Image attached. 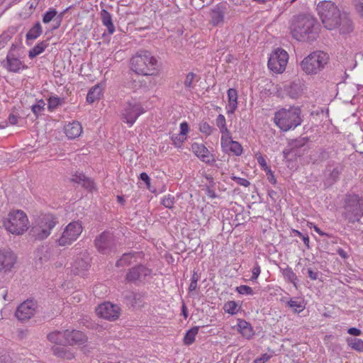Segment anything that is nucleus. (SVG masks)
<instances>
[{
  "mask_svg": "<svg viewBox=\"0 0 363 363\" xmlns=\"http://www.w3.org/2000/svg\"><path fill=\"white\" fill-rule=\"evenodd\" d=\"M228 103L225 106L227 114H233L238 108V92L235 89H229L227 91Z\"/></svg>",
  "mask_w": 363,
  "mask_h": 363,
  "instance_id": "nucleus-23",
  "label": "nucleus"
},
{
  "mask_svg": "<svg viewBox=\"0 0 363 363\" xmlns=\"http://www.w3.org/2000/svg\"><path fill=\"white\" fill-rule=\"evenodd\" d=\"M316 11H318L321 21L327 30H333L342 25L340 28L341 33L352 31L350 22L348 20L342 21L341 11L333 1H320L316 6Z\"/></svg>",
  "mask_w": 363,
  "mask_h": 363,
  "instance_id": "nucleus-1",
  "label": "nucleus"
},
{
  "mask_svg": "<svg viewBox=\"0 0 363 363\" xmlns=\"http://www.w3.org/2000/svg\"><path fill=\"white\" fill-rule=\"evenodd\" d=\"M206 194L208 198H211V199L217 198V194H216V191L213 189H211L208 186L206 187Z\"/></svg>",
  "mask_w": 363,
  "mask_h": 363,
  "instance_id": "nucleus-57",
  "label": "nucleus"
},
{
  "mask_svg": "<svg viewBox=\"0 0 363 363\" xmlns=\"http://www.w3.org/2000/svg\"><path fill=\"white\" fill-rule=\"evenodd\" d=\"M15 255L9 250H0V272L10 271L16 262Z\"/></svg>",
  "mask_w": 363,
  "mask_h": 363,
  "instance_id": "nucleus-18",
  "label": "nucleus"
},
{
  "mask_svg": "<svg viewBox=\"0 0 363 363\" xmlns=\"http://www.w3.org/2000/svg\"><path fill=\"white\" fill-rule=\"evenodd\" d=\"M96 313L101 318L113 321L119 318L121 309L118 305L106 301L96 307Z\"/></svg>",
  "mask_w": 363,
  "mask_h": 363,
  "instance_id": "nucleus-13",
  "label": "nucleus"
},
{
  "mask_svg": "<svg viewBox=\"0 0 363 363\" xmlns=\"http://www.w3.org/2000/svg\"><path fill=\"white\" fill-rule=\"evenodd\" d=\"M347 345L352 350L359 352H363V340L362 339L357 338H347Z\"/></svg>",
  "mask_w": 363,
  "mask_h": 363,
  "instance_id": "nucleus-35",
  "label": "nucleus"
},
{
  "mask_svg": "<svg viewBox=\"0 0 363 363\" xmlns=\"http://www.w3.org/2000/svg\"><path fill=\"white\" fill-rule=\"evenodd\" d=\"M48 46L46 41H41L37 43L28 52V56L30 59L45 52Z\"/></svg>",
  "mask_w": 363,
  "mask_h": 363,
  "instance_id": "nucleus-34",
  "label": "nucleus"
},
{
  "mask_svg": "<svg viewBox=\"0 0 363 363\" xmlns=\"http://www.w3.org/2000/svg\"><path fill=\"white\" fill-rule=\"evenodd\" d=\"M2 225L8 233L14 236H21L29 229L30 221L23 211L13 210L3 218Z\"/></svg>",
  "mask_w": 363,
  "mask_h": 363,
  "instance_id": "nucleus-5",
  "label": "nucleus"
},
{
  "mask_svg": "<svg viewBox=\"0 0 363 363\" xmlns=\"http://www.w3.org/2000/svg\"><path fill=\"white\" fill-rule=\"evenodd\" d=\"M140 179L141 180H143L145 183L146 186H147V189H150V184H150V176L147 174H146V173H141L140 174Z\"/></svg>",
  "mask_w": 363,
  "mask_h": 363,
  "instance_id": "nucleus-55",
  "label": "nucleus"
},
{
  "mask_svg": "<svg viewBox=\"0 0 363 363\" xmlns=\"http://www.w3.org/2000/svg\"><path fill=\"white\" fill-rule=\"evenodd\" d=\"M61 102L60 98L58 96H51L48 99V109L50 111L55 110Z\"/></svg>",
  "mask_w": 363,
  "mask_h": 363,
  "instance_id": "nucleus-43",
  "label": "nucleus"
},
{
  "mask_svg": "<svg viewBox=\"0 0 363 363\" xmlns=\"http://www.w3.org/2000/svg\"><path fill=\"white\" fill-rule=\"evenodd\" d=\"M67 345L70 346L82 345L87 342L88 337L82 331L67 330Z\"/></svg>",
  "mask_w": 363,
  "mask_h": 363,
  "instance_id": "nucleus-19",
  "label": "nucleus"
},
{
  "mask_svg": "<svg viewBox=\"0 0 363 363\" xmlns=\"http://www.w3.org/2000/svg\"><path fill=\"white\" fill-rule=\"evenodd\" d=\"M42 33V25L39 22H36L32 28L26 33V38L27 44L28 40H34L37 39Z\"/></svg>",
  "mask_w": 363,
  "mask_h": 363,
  "instance_id": "nucleus-30",
  "label": "nucleus"
},
{
  "mask_svg": "<svg viewBox=\"0 0 363 363\" xmlns=\"http://www.w3.org/2000/svg\"><path fill=\"white\" fill-rule=\"evenodd\" d=\"M291 33L300 41H310L318 35L319 26L317 21L309 15L299 16L293 21Z\"/></svg>",
  "mask_w": 363,
  "mask_h": 363,
  "instance_id": "nucleus-2",
  "label": "nucleus"
},
{
  "mask_svg": "<svg viewBox=\"0 0 363 363\" xmlns=\"http://www.w3.org/2000/svg\"><path fill=\"white\" fill-rule=\"evenodd\" d=\"M329 61V55L323 51L311 52L301 62V68L306 74H317L324 69Z\"/></svg>",
  "mask_w": 363,
  "mask_h": 363,
  "instance_id": "nucleus-6",
  "label": "nucleus"
},
{
  "mask_svg": "<svg viewBox=\"0 0 363 363\" xmlns=\"http://www.w3.org/2000/svg\"><path fill=\"white\" fill-rule=\"evenodd\" d=\"M261 272L260 266L258 263H256L255 267H252V271H251V272H252V276H251L250 279L252 281H256L259 277Z\"/></svg>",
  "mask_w": 363,
  "mask_h": 363,
  "instance_id": "nucleus-49",
  "label": "nucleus"
},
{
  "mask_svg": "<svg viewBox=\"0 0 363 363\" xmlns=\"http://www.w3.org/2000/svg\"><path fill=\"white\" fill-rule=\"evenodd\" d=\"M235 291L240 295L253 296V289L247 285L237 286Z\"/></svg>",
  "mask_w": 363,
  "mask_h": 363,
  "instance_id": "nucleus-39",
  "label": "nucleus"
},
{
  "mask_svg": "<svg viewBox=\"0 0 363 363\" xmlns=\"http://www.w3.org/2000/svg\"><path fill=\"white\" fill-rule=\"evenodd\" d=\"M337 254H339V255L341 256L343 259H347V252L342 248H340L337 250Z\"/></svg>",
  "mask_w": 363,
  "mask_h": 363,
  "instance_id": "nucleus-63",
  "label": "nucleus"
},
{
  "mask_svg": "<svg viewBox=\"0 0 363 363\" xmlns=\"http://www.w3.org/2000/svg\"><path fill=\"white\" fill-rule=\"evenodd\" d=\"M103 94L102 88L99 85H95L88 92L86 100L89 103L92 104L100 99Z\"/></svg>",
  "mask_w": 363,
  "mask_h": 363,
  "instance_id": "nucleus-29",
  "label": "nucleus"
},
{
  "mask_svg": "<svg viewBox=\"0 0 363 363\" xmlns=\"http://www.w3.org/2000/svg\"><path fill=\"white\" fill-rule=\"evenodd\" d=\"M216 125L219 128L221 135L230 133L226 126L225 118L223 115H219L216 118Z\"/></svg>",
  "mask_w": 363,
  "mask_h": 363,
  "instance_id": "nucleus-36",
  "label": "nucleus"
},
{
  "mask_svg": "<svg viewBox=\"0 0 363 363\" xmlns=\"http://www.w3.org/2000/svg\"><path fill=\"white\" fill-rule=\"evenodd\" d=\"M48 340L55 346L65 345L67 341V330L53 331L48 335Z\"/></svg>",
  "mask_w": 363,
  "mask_h": 363,
  "instance_id": "nucleus-24",
  "label": "nucleus"
},
{
  "mask_svg": "<svg viewBox=\"0 0 363 363\" xmlns=\"http://www.w3.org/2000/svg\"><path fill=\"white\" fill-rule=\"evenodd\" d=\"M18 116L17 115H13V113H11L9 116L8 121L11 125H16L18 123Z\"/></svg>",
  "mask_w": 363,
  "mask_h": 363,
  "instance_id": "nucleus-59",
  "label": "nucleus"
},
{
  "mask_svg": "<svg viewBox=\"0 0 363 363\" xmlns=\"http://www.w3.org/2000/svg\"><path fill=\"white\" fill-rule=\"evenodd\" d=\"M65 265L63 259H57L52 263V269H61Z\"/></svg>",
  "mask_w": 363,
  "mask_h": 363,
  "instance_id": "nucleus-56",
  "label": "nucleus"
},
{
  "mask_svg": "<svg viewBox=\"0 0 363 363\" xmlns=\"http://www.w3.org/2000/svg\"><path fill=\"white\" fill-rule=\"evenodd\" d=\"M347 333L353 336H359L362 335V331L356 328H350L348 329Z\"/></svg>",
  "mask_w": 363,
  "mask_h": 363,
  "instance_id": "nucleus-58",
  "label": "nucleus"
},
{
  "mask_svg": "<svg viewBox=\"0 0 363 363\" xmlns=\"http://www.w3.org/2000/svg\"><path fill=\"white\" fill-rule=\"evenodd\" d=\"M213 128L206 121H202L199 123V131L206 135L212 134Z\"/></svg>",
  "mask_w": 363,
  "mask_h": 363,
  "instance_id": "nucleus-40",
  "label": "nucleus"
},
{
  "mask_svg": "<svg viewBox=\"0 0 363 363\" xmlns=\"http://www.w3.org/2000/svg\"><path fill=\"white\" fill-rule=\"evenodd\" d=\"M83 231L82 223L79 220L70 222L62 230V233L57 240L59 246L65 247L72 245L80 236Z\"/></svg>",
  "mask_w": 363,
  "mask_h": 363,
  "instance_id": "nucleus-9",
  "label": "nucleus"
},
{
  "mask_svg": "<svg viewBox=\"0 0 363 363\" xmlns=\"http://www.w3.org/2000/svg\"><path fill=\"white\" fill-rule=\"evenodd\" d=\"M345 208L350 222L358 221L363 216V197L347 196Z\"/></svg>",
  "mask_w": 363,
  "mask_h": 363,
  "instance_id": "nucleus-11",
  "label": "nucleus"
},
{
  "mask_svg": "<svg viewBox=\"0 0 363 363\" xmlns=\"http://www.w3.org/2000/svg\"><path fill=\"white\" fill-rule=\"evenodd\" d=\"M197 281L198 279H191V282H190V286H189V290L190 291L196 290L197 287Z\"/></svg>",
  "mask_w": 363,
  "mask_h": 363,
  "instance_id": "nucleus-61",
  "label": "nucleus"
},
{
  "mask_svg": "<svg viewBox=\"0 0 363 363\" xmlns=\"http://www.w3.org/2000/svg\"><path fill=\"white\" fill-rule=\"evenodd\" d=\"M231 179L235 181L240 186L247 187L250 185V182L245 178L233 176Z\"/></svg>",
  "mask_w": 363,
  "mask_h": 363,
  "instance_id": "nucleus-50",
  "label": "nucleus"
},
{
  "mask_svg": "<svg viewBox=\"0 0 363 363\" xmlns=\"http://www.w3.org/2000/svg\"><path fill=\"white\" fill-rule=\"evenodd\" d=\"M189 133V124L186 121L182 122L179 125V133L178 135H172L171 137L174 145L176 147L180 148L186 140Z\"/></svg>",
  "mask_w": 363,
  "mask_h": 363,
  "instance_id": "nucleus-21",
  "label": "nucleus"
},
{
  "mask_svg": "<svg viewBox=\"0 0 363 363\" xmlns=\"http://www.w3.org/2000/svg\"><path fill=\"white\" fill-rule=\"evenodd\" d=\"M57 223V217L52 213H43L38 216L31 230L33 236L38 240L47 238L50 235Z\"/></svg>",
  "mask_w": 363,
  "mask_h": 363,
  "instance_id": "nucleus-7",
  "label": "nucleus"
},
{
  "mask_svg": "<svg viewBox=\"0 0 363 363\" xmlns=\"http://www.w3.org/2000/svg\"><path fill=\"white\" fill-rule=\"evenodd\" d=\"M85 177L86 176H84V174H82L81 173L77 174H73L71 178V181L75 183L82 184V181L84 180Z\"/></svg>",
  "mask_w": 363,
  "mask_h": 363,
  "instance_id": "nucleus-53",
  "label": "nucleus"
},
{
  "mask_svg": "<svg viewBox=\"0 0 363 363\" xmlns=\"http://www.w3.org/2000/svg\"><path fill=\"white\" fill-rule=\"evenodd\" d=\"M301 238L303 239V241L304 244L306 245V246L308 248H309V237L307 235H303Z\"/></svg>",
  "mask_w": 363,
  "mask_h": 363,
  "instance_id": "nucleus-64",
  "label": "nucleus"
},
{
  "mask_svg": "<svg viewBox=\"0 0 363 363\" xmlns=\"http://www.w3.org/2000/svg\"><path fill=\"white\" fill-rule=\"evenodd\" d=\"M355 10L363 18V0H354Z\"/></svg>",
  "mask_w": 363,
  "mask_h": 363,
  "instance_id": "nucleus-51",
  "label": "nucleus"
},
{
  "mask_svg": "<svg viewBox=\"0 0 363 363\" xmlns=\"http://www.w3.org/2000/svg\"><path fill=\"white\" fill-rule=\"evenodd\" d=\"M152 270L144 265H138L131 268L126 274V279L128 281H143L151 275Z\"/></svg>",
  "mask_w": 363,
  "mask_h": 363,
  "instance_id": "nucleus-17",
  "label": "nucleus"
},
{
  "mask_svg": "<svg viewBox=\"0 0 363 363\" xmlns=\"http://www.w3.org/2000/svg\"><path fill=\"white\" fill-rule=\"evenodd\" d=\"M269 359V356L267 354H263L261 357L255 360V363H265Z\"/></svg>",
  "mask_w": 363,
  "mask_h": 363,
  "instance_id": "nucleus-60",
  "label": "nucleus"
},
{
  "mask_svg": "<svg viewBox=\"0 0 363 363\" xmlns=\"http://www.w3.org/2000/svg\"><path fill=\"white\" fill-rule=\"evenodd\" d=\"M255 157L257 160L258 164H259L261 169L263 171H269V166L267 164L266 160L264 156L259 152L255 155Z\"/></svg>",
  "mask_w": 363,
  "mask_h": 363,
  "instance_id": "nucleus-46",
  "label": "nucleus"
},
{
  "mask_svg": "<svg viewBox=\"0 0 363 363\" xmlns=\"http://www.w3.org/2000/svg\"><path fill=\"white\" fill-rule=\"evenodd\" d=\"M81 184L84 188H86L89 191H92L95 189L94 182L88 179L86 177L84 178V180L82 181Z\"/></svg>",
  "mask_w": 363,
  "mask_h": 363,
  "instance_id": "nucleus-48",
  "label": "nucleus"
},
{
  "mask_svg": "<svg viewBox=\"0 0 363 363\" xmlns=\"http://www.w3.org/2000/svg\"><path fill=\"white\" fill-rule=\"evenodd\" d=\"M161 203L164 207L172 208L174 204V198L170 195L164 196L162 199Z\"/></svg>",
  "mask_w": 363,
  "mask_h": 363,
  "instance_id": "nucleus-45",
  "label": "nucleus"
},
{
  "mask_svg": "<svg viewBox=\"0 0 363 363\" xmlns=\"http://www.w3.org/2000/svg\"><path fill=\"white\" fill-rule=\"evenodd\" d=\"M191 151L196 155V157L206 164H212L216 162L214 155L210 152L203 143H194L191 145Z\"/></svg>",
  "mask_w": 363,
  "mask_h": 363,
  "instance_id": "nucleus-16",
  "label": "nucleus"
},
{
  "mask_svg": "<svg viewBox=\"0 0 363 363\" xmlns=\"http://www.w3.org/2000/svg\"><path fill=\"white\" fill-rule=\"evenodd\" d=\"M52 351L55 357L62 359H67L68 361H70V359H74L75 358V354L73 351L65 347L53 346L52 347Z\"/></svg>",
  "mask_w": 363,
  "mask_h": 363,
  "instance_id": "nucleus-27",
  "label": "nucleus"
},
{
  "mask_svg": "<svg viewBox=\"0 0 363 363\" xmlns=\"http://www.w3.org/2000/svg\"><path fill=\"white\" fill-rule=\"evenodd\" d=\"M241 306L233 300L226 301L223 305V311L225 313L231 315H237L240 311Z\"/></svg>",
  "mask_w": 363,
  "mask_h": 363,
  "instance_id": "nucleus-32",
  "label": "nucleus"
},
{
  "mask_svg": "<svg viewBox=\"0 0 363 363\" xmlns=\"http://www.w3.org/2000/svg\"><path fill=\"white\" fill-rule=\"evenodd\" d=\"M45 106V102L43 99L38 100L35 104L33 105L31 107L32 112L34 115L38 116L40 113H41Z\"/></svg>",
  "mask_w": 363,
  "mask_h": 363,
  "instance_id": "nucleus-38",
  "label": "nucleus"
},
{
  "mask_svg": "<svg viewBox=\"0 0 363 363\" xmlns=\"http://www.w3.org/2000/svg\"><path fill=\"white\" fill-rule=\"evenodd\" d=\"M284 277L290 282L295 283L297 276L294 273L291 268H286L283 272Z\"/></svg>",
  "mask_w": 363,
  "mask_h": 363,
  "instance_id": "nucleus-44",
  "label": "nucleus"
},
{
  "mask_svg": "<svg viewBox=\"0 0 363 363\" xmlns=\"http://www.w3.org/2000/svg\"><path fill=\"white\" fill-rule=\"evenodd\" d=\"M56 14H57V11H55V9H49L44 14L43 19V22L45 23H50L54 18V17L56 16Z\"/></svg>",
  "mask_w": 363,
  "mask_h": 363,
  "instance_id": "nucleus-47",
  "label": "nucleus"
},
{
  "mask_svg": "<svg viewBox=\"0 0 363 363\" xmlns=\"http://www.w3.org/2000/svg\"><path fill=\"white\" fill-rule=\"evenodd\" d=\"M100 18L102 25L107 28L108 33L113 34L116 31V28L111 13L103 9L100 11Z\"/></svg>",
  "mask_w": 363,
  "mask_h": 363,
  "instance_id": "nucleus-28",
  "label": "nucleus"
},
{
  "mask_svg": "<svg viewBox=\"0 0 363 363\" xmlns=\"http://www.w3.org/2000/svg\"><path fill=\"white\" fill-rule=\"evenodd\" d=\"M287 305L292 308L295 313H301L305 309L303 301L290 299Z\"/></svg>",
  "mask_w": 363,
  "mask_h": 363,
  "instance_id": "nucleus-37",
  "label": "nucleus"
},
{
  "mask_svg": "<svg viewBox=\"0 0 363 363\" xmlns=\"http://www.w3.org/2000/svg\"><path fill=\"white\" fill-rule=\"evenodd\" d=\"M0 363H13L12 359L9 353H0Z\"/></svg>",
  "mask_w": 363,
  "mask_h": 363,
  "instance_id": "nucleus-52",
  "label": "nucleus"
},
{
  "mask_svg": "<svg viewBox=\"0 0 363 363\" xmlns=\"http://www.w3.org/2000/svg\"><path fill=\"white\" fill-rule=\"evenodd\" d=\"M36 303L31 299H28L20 304L16 311V317L18 320H26L33 317L36 310Z\"/></svg>",
  "mask_w": 363,
  "mask_h": 363,
  "instance_id": "nucleus-15",
  "label": "nucleus"
},
{
  "mask_svg": "<svg viewBox=\"0 0 363 363\" xmlns=\"http://www.w3.org/2000/svg\"><path fill=\"white\" fill-rule=\"evenodd\" d=\"M235 328L240 335L246 340L252 339L255 335L253 326L245 319H238Z\"/></svg>",
  "mask_w": 363,
  "mask_h": 363,
  "instance_id": "nucleus-20",
  "label": "nucleus"
},
{
  "mask_svg": "<svg viewBox=\"0 0 363 363\" xmlns=\"http://www.w3.org/2000/svg\"><path fill=\"white\" fill-rule=\"evenodd\" d=\"M64 132L69 139H75L82 133V127L79 121H73L65 125Z\"/></svg>",
  "mask_w": 363,
  "mask_h": 363,
  "instance_id": "nucleus-22",
  "label": "nucleus"
},
{
  "mask_svg": "<svg viewBox=\"0 0 363 363\" xmlns=\"http://www.w3.org/2000/svg\"><path fill=\"white\" fill-rule=\"evenodd\" d=\"M196 77V74L194 72H188L185 77L184 81V85L186 88L193 87V84Z\"/></svg>",
  "mask_w": 363,
  "mask_h": 363,
  "instance_id": "nucleus-41",
  "label": "nucleus"
},
{
  "mask_svg": "<svg viewBox=\"0 0 363 363\" xmlns=\"http://www.w3.org/2000/svg\"><path fill=\"white\" fill-rule=\"evenodd\" d=\"M308 277L313 280L317 279V274L313 272L311 269L308 271Z\"/></svg>",
  "mask_w": 363,
  "mask_h": 363,
  "instance_id": "nucleus-62",
  "label": "nucleus"
},
{
  "mask_svg": "<svg viewBox=\"0 0 363 363\" xmlns=\"http://www.w3.org/2000/svg\"><path fill=\"white\" fill-rule=\"evenodd\" d=\"M199 330V326H195L188 330L184 335L183 342L185 345H191L196 340Z\"/></svg>",
  "mask_w": 363,
  "mask_h": 363,
  "instance_id": "nucleus-33",
  "label": "nucleus"
},
{
  "mask_svg": "<svg viewBox=\"0 0 363 363\" xmlns=\"http://www.w3.org/2000/svg\"><path fill=\"white\" fill-rule=\"evenodd\" d=\"M288 93L291 98H298L301 93L300 86L296 83H291L289 86Z\"/></svg>",
  "mask_w": 363,
  "mask_h": 363,
  "instance_id": "nucleus-42",
  "label": "nucleus"
},
{
  "mask_svg": "<svg viewBox=\"0 0 363 363\" xmlns=\"http://www.w3.org/2000/svg\"><path fill=\"white\" fill-rule=\"evenodd\" d=\"M303 115L300 107L282 108L274 115V123L283 132L294 130L301 125Z\"/></svg>",
  "mask_w": 363,
  "mask_h": 363,
  "instance_id": "nucleus-4",
  "label": "nucleus"
},
{
  "mask_svg": "<svg viewBox=\"0 0 363 363\" xmlns=\"http://www.w3.org/2000/svg\"><path fill=\"white\" fill-rule=\"evenodd\" d=\"M130 69L137 74L152 76L158 74L157 57L147 50H140L130 59Z\"/></svg>",
  "mask_w": 363,
  "mask_h": 363,
  "instance_id": "nucleus-3",
  "label": "nucleus"
},
{
  "mask_svg": "<svg viewBox=\"0 0 363 363\" xmlns=\"http://www.w3.org/2000/svg\"><path fill=\"white\" fill-rule=\"evenodd\" d=\"M145 112L146 111L140 101L131 99L123 105L120 116L122 122L131 128L138 118Z\"/></svg>",
  "mask_w": 363,
  "mask_h": 363,
  "instance_id": "nucleus-8",
  "label": "nucleus"
},
{
  "mask_svg": "<svg viewBox=\"0 0 363 363\" xmlns=\"http://www.w3.org/2000/svg\"><path fill=\"white\" fill-rule=\"evenodd\" d=\"M1 67L10 73H21L28 69V66L19 57L10 50L4 60L1 62Z\"/></svg>",
  "mask_w": 363,
  "mask_h": 363,
  "instance_id": "nucleus-12",
  "label": "nucleus"
},
{
  "mask_svg": "<svg viewBox=\"0 0 363 363\" xmlns=\"http://www.w3.org/2000/svg\"><path fill=\"white\" fill-rule=\"evenodd\" d=\"M225 7L219 4L217 5L211 11V24L213 26H218L224 22V16Z\"/></svg>",
  "mask_w": 363,
  "mask_h": 363,
  "instance_id": "nucleus-26",
  "label": "nucleus"
},
{
  "mask_svg": "<svg viewBox=\"0 0 363 363\" xmlns=\"http://www.w3.org/2000/svg\"><path fill=\"white\" fill-rule=\"evenodd\" d=\"M307 226L311 229L313 228L314 231L319 234L320 236H325L326 235L312 222H307Z\"/></svg>",
  "mask_w": 363,
  "mask_h": 363,
  "instance_id": "nucleus-54",
  "label": "nucleus"
},
{
  "mask_svg": "<svg viewBox=\"0 0 363 363\" xmlns=\"http://www.w3.org/2000/svg\"><path fill=\"white\" fill-rule=\"evenodd\" d=\"M111 239L108 233H103L95 240V245L98 250L102 254H106L111 245Z\"/></svg>",
  "mask_w": 363,
  "mask_h": 363,
  "instance_id": "nucleus-25",
  "label": "nucleus"
},
{
  "mask_svg": "<svg viewBox=\"0 0 363 363\" xmlns=\"http://www.w3.org/2000/svg\"><path fill=\"white\" fill-rule=\"evenodd\" d=\"M288 61V52L281 48H277L270 52L267 61V67L272 72L280 74L286 70Z\"/></svg>",
  "mask_w": 363,
  "mask_h": 363,
  "instance_id": "nucleus-10",
  "label": "nucleus"
},
{
  "mask_svg": "<svg viewBox=\"0 0 363 363\" xmlns=\"http://www.w3.org/2000/svg\"><path fill=\"white\" fill-rule=\"evenodd\" d=\"M220 146L225 153L237 155L238 157L242 154V145L238 141L232 139V133L221 135Z\"/></svg>",
  "mask_w": 363,
  "mask_h": 363,
  "instance_id": "nucleus-14",
  "label": "nucleus"
},
{
  "mask_svg": "<svg viewBox=\"0 0 363 363\" xmlns=\"http://www.w3.org/2000/svg\"><path fill=\"white\" fill-rule=\"evenodd\" d=\"M140 253H128L123 254V256L117 261V267H124L136 262V257L140 256Z\"/></svg>",
  "mask_w": 363,
  "mask_h": 363,
  "instance_id": "nucleus-31",
  "label": "nucleus"
}]
</instances>
